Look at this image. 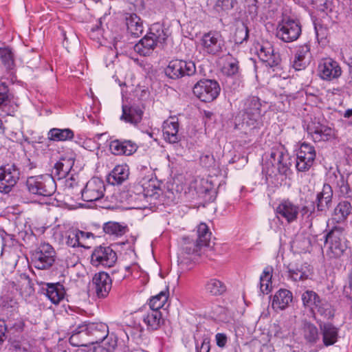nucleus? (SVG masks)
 I'll use <instances>...</instances> for the list:
<instances>
[{
	"label": "nucleus",
	"instance_id": "obj_1",
	"mask_svg": "<svg viewBox=\"0 0 352 352\" xmlns=\"http://www.w3.org/2000/svg\"><path fill=\"white\" fill-rule=\"evenodd\" d=\"M69 343L74 346L98 343L107 338L109 327L103 322H82L70 329Z\"/></svg>",
	"mask_w": 352,
	"mask_h": 352
},
{
	"label": "nucleus",
	"instance_id": "obj_2",
	"mask_svg": "<svg viewBox=\"0 0 352 352\" xmlns=\"http://www.w3.org/2000/svg\"><path fill=\"white\" fill-rule=\"evenodd\" d=\"M315 207L314 204L311 206H303L301 208L289 199H283L279 201L275 212L277 218L280 220H285L287 223H292L297 221L299 214L302 217H309L314 213Z\"/></svg>",
	"mask_w": 352,
	"mask_h": 352
},
{
	"label": "nucleus",
	"instance_id": "obj_3",
	"mask_svg": "<svg viewBox=\"0 0 352 352\" xmlns=\"http://www.w3.org/2000/svg\"><path fill=\"white\" fill-rule=\"evenodd\" d=\"M344 229L335 226L325 236L324 250L326 256L330 258H340L347 250Z\"/></svg>",
	"mask_w": 352,
	"mask_h": 352
},
{
	"label": "nucleus",
	"instance_id": "obj_4",
	"mask_svg": "<svg viewBox=\"0 0 352 352\" xmlns=\"http://www.w3.org/2000/svg\"><path fill=\"white\" fill-rule=\"evenodd\" d=\"M289 164L288 153L285 147L279 144L271 149L270 158L263 165V170L269 176L275 174V170L281 175H287Z\"/></svg>",
	"mask_w": 352,
	"mask_h": 352
},
{
	"label": "nucleus",
	"instance_id": "obj_5",
	"mask_svg": "<svg viewBox=\"0 0 352 352\" xmlns=\"http://www.w3.org/2000/svg\"><path fill=\"white\" fill-rule=\"evenodd\" d=\"M25 186L30 194L42 197H50L56 190L54 179L48 174L28 177Z\"/></svg>",
	"mask_w": 352,
	"mask_h": 352
},
{
	"label": "nucleus",
	"instance_id": "obj_6",
	"mask_svg": "<svg viewBox=\"0 0 352 352\" xmlns=\"http://www.w3.org/2000/svg\"><path fill=\"white\" fill-rule=\"evenodd\" d=\"M302 33L300 22L291 18H283L278 22L276 29V36L285 43L296 41Z\"/></svg>",
	"mask_w": 352,
	"mask_h": 352
},
{
	"label": "nucleus",
	"instance_id": "obj_7",
	"mask_svg": "<svg viewBox=\"0 0 352 352\" xmlns=\"http://www.w3.org/2000/svg\"><path fill=\"white\" fill-rule=\"evenodd\" d=\"M220 90V86L216 80L203 79L194 85L192 91L201 101L210 102L217 98Z\"/></svg>",
	"mask_w": 352,
	"mask_h": 352
},
{
	"label": "nucleus",
	"instance_id": "obj_8",
	"mask_svg": "<svg viewBox=\"0 0 352 352\" xmlns=\"http://www.w3.org/2000/svg\"><path fill=\"white\" fill-rule=\"evenodd\" d=\"M261 100L256 96H249L242 102L241 111L243 122L249 126H254L261 117Z\"/></svg>",
	"mask_w": 352,
	"mask_h": 352
},
{
	"label": "nucleus",
	"instance_id": "obj_9",
	"mask_svg": "<svg viewBox=\"0 0 352 352\" xmlns=\"http://www.w3.org/2000/svg\"><path fill=\"white\" fill-rule=\"evenodd\" d=\"M137 190L144 197L157 198L161 192L160 182L151 171L140 173L137 182Z\"/></svg>",
	"mask_w": 352,
	"mask_h": 352
},
{
	"label": "nucleus",
	"instance_id": "obj_10",
	"mask_svg": "<svg viewBox=\"0 0 352 352\" xmlns=\"http://www.w3.org/2000/svg\"><path fill=\"white\" fill-rule=\"evenodd\" d=\"M196 72L195 64L191 60H172L165 69L166 75L172 79L192 76Z\"/></svg>",
	"mask_w": 352,
	"mask_h": 352
},
{
	"label": "nucleus",
	"instance_id": "obj_11",
	"mask_svg": "<svg viewBox=\"0 0 352 352\" xmlns=\"http://www.w3.org/2000/svg\"><path fill=\"white\" fill-rule=\"evenodd\" d=\"M20 170L14 164L0 166V192H10L20 179Z\"/></svg>",
	"mask_w": 352,
	"mask_h": 352
},
{
	"label": "nucleus",
	"instance_id": "obj_12",
	"mask_svg": "<svg viewBox=\"0 0 352 352\" xmlns=\"http://www.w3.org/2000/svg\"><path fill=\"white\" fill-rule=\"evenodd\" d=\"M79 191L85 201H98L104 195L105 184L100 178L93 177L87 182L83 189H80Z\"/></svg>",
	"mask_w": 352,
	"mask_h": 352
},
{
	"label": "nucleus",
	"instance_id": "obj_13",
	"mask_svg": "<svg viewBox=\"0 0 352 352\" xmlns=\"http://www.w3.org/2000/svg\"><path fill=\"white\" fill-rule=\"evenodd\" d=\"M117 261L116 253L109 246L96 247L91 255V263L96 267H111Z\"/></svg>",
	"mask_w": 352,
	"mask_h": 352
},
{
	"label": "nucleus",
	"instance_id": "obj_14",
	"mask_svg": "<svg viewBox=\"0 0 352 352\" xmlns=\"http://www.w3.org/2000/svg\"><path fill=\"white\" fill-rule=\"evenodd\" d=\"M316 157L314 146L308 143L300 144L296 153V167L298 171L305 172L313 166Z\"/></svg>",
	"mask_w": 352,
	"mask_h": 352
},
{
	"label": "nucleus",
	"instance_id": "obj_15",
	"mask_svg": "<svg viewBox=\"0 0 352 352\" xmlns=\"http://www.w3.org/2000/svg\"><path fill=\"white\" fill-rule=\"evenodd\" d=\"M55 252L49 243H42L33 254V263L35 267L45 270L50 267L54 262Z\"/></svg>",
	"mask_w": 352,
	"mask_h": 352
},
{
	"label": "nucleus",
	"instance_id": "obj_16",
	"mask_svg": "<svg viewBox=\"0 0 352 352\" xmlns=\"http://www.w3.org/2000/svg\"><path fill=\"white\" fill-rule=\"evenodd\" d=\"M318 72L322 79L332 80L341 76L342 69L338 62L331 58H325L320 60Z\"/></svg>",
	"mask_w": 352,
	"mask_h": 352
},
{
	"label": "nucleus",
	"instance_id": "obj_17",
	"mask_svg": "<svg viewBox=\"0 0 352 352\" xmlns=\"http://www.w3.org/2000/svg\"><path fill=\"white\" fill-rule=\"evenodd\" d=\"M307 131L315 142H327L336 136L333 129L320 122H313L309 124Z\"/></svg>",
	"mask_w": 352,
	"mask_h": 352
},
{
	"label": "nucleus",
	"instance_id": "obj_18",
	"mask_svg": "<svg viewBox=\"0 0 352 352\" xmlns=\"http://www.w3.org/2000/svg\"><path fill=\"white\" fill-rule=\"evenodd\" d=\"M225 41L219 32H210L205 34L201 39L204 50L210 54H218L221 52Z\"/></svg>",
	"mask_w": 352,
	"mask_h": 352
},
{
	"label": "nucleus",
	"instance_id": "obj_19",
	"mask_svg": "<svg viewBox=\"0 0 352 352\" xmlns=\"http://www.w3.org/2000/svg\"><path fill=\"white\" fill-rule=\"evenodd\" d=\"M312 55L310 46L304 44L296 47L293 59V67L298 71L305 69L311 63Z\"/></svg>",
	"mask_w": 352,
	"mask_h": 352
},
{
	"label": "nucleus",
	"instance_id": "obj_20",
	"mask_svg": "<svg viewBox=\"0 0 352 352\" xmlns=\"http://www.w3.org/2000/svg\"><path fill=\"white\" fill-rule=\"evenodd\" d=\"M140 320L148 331H155L164 324L160 311L151 309L140 311Z\"/></svg>",
	"mask_w": 352,
	"mask_h": 352
},
{
	"label": "nucleus",
	"instance_id": "obj_21",
	"mask_svg": "<svg viewBox=\"0 0 352 352\" xmlns=\"http://www.w3.org/2000/svg\"><path fill=\"white\" fill-rule=\"evenodd\" d=\"M92 283L98 298L107 297L112 287L111 278L107 273L103 272L94 275Z\"/></svg>",
	"mask_w": 352,
	"mask_h": 352
},
{
	"label": "nucleus",
	"instance_id": "obj_22",
	"mask_svg": "<svg viewBox=\"0 0 352 352\" xmlns=\"http://www.w3.org/2000/svg\"><path fill=\"white\" fill-rule=\"evenodd\" d=\"M257 54L260 59L270 67L277 66L280 61L279 55L274 53L273 46L268 42L258 45Z\"/></svg>",
	"mask_w": 352,
	"mask_h": 352
},
{
	"label": "nucleus",
	"instance_id": "obj_23",
	"mask_svg": "<svg viewBox=\"0 0 352 352\" xmlns=\"http://www.w3.org/2000/svg\"><path fill=\"white\" fill-rule=\"evenodd\" d=\"M109 149L116 155H131L137 151L138 146L131 140H114L110 142Z\"/></svg>",
	"mask_w": 352,
	"mask_h": 352
},
{
	"label": "nucleus",
	"instance_id": "obj_24",
	"mask_svg": "<svg viewBox=\"0 0 352 352\" xmlns=\"http://www.w3.org/2000/svg\"><path fill=\"white\" fill-rule=\"evenodd\" d=\"M10 287L15 288L16 291L19 292L20 295L25 298L31 296L34 292L30 278L25 274H20L16 282L10 283L9 284Z\"/></svg>",
	"mask_w": 352,
	"mask_h": 352
},
{
	"label": "nucleus",
	"instance_id": "obj_25",
	"mask_svg": "<svg viewBox=\"0 0 352 352\" xmlns=\"http://www.w3.org/2000/svg\"><path fill=\"white\" fill-rule=\"evenodd\" d=\"M333 190L329 184H324L322 191L316 195L315 201L316 208L320 212H327L331 206Z\"/></svg>",
	"mask_w": 352,
	"mask_h": 352
},
{
	"label": "nucleus",
	"instance_id": "obj_26",
	"mask_svg": "<svg viewBox=\"0 0 352 352\" xmlns=\"http://www.w3.org/2000/svg\"><path fill=\"white\" fill-rule=\"evenodd\" d=\"M288 277L293 281H304L309 278L312 274L310 265L307 263L288 266Z\"/></svg>",
	"mask_w": 352,
	"mask_h": 352
},
{
	"label": "nucleus",
	"instance_id": "obj_27",
	"mask_svg": "<svg viewBox=\"0 0 352 352\" xmlns=\"http://www.w3.org/2000/svg\"><path fill=\"white\" fill-rule=\"evenodd\" d=\"M143 114V111L138 106L122 105V113L120 120L133 125H137L141 122Z\"/></svg>",
	"mask_w": 352,
	"mask_h": 352
},
{
	"label": "nucleus",
	"instance_id": "obj_28",
	"mask_svg": "<svg viewBox=\"0 0 352 352\" xmlns=\"http://www.w3.org/2000/svg\"><path fill=\"white\" fill-rule=\"evenodd\" d=\"M320 329L325 346L333 345L338 340L339 329L331 322L320 323Z\"/></svg>",
	"mask_w": 352,
	"mask_h": 352
},
{
	"label": "nucleus",
	"instance_id": "obj_29",
	"mask_svg": "<svg viewBox=\"0 0 352 352\" xmlns=\"http://www.w3.org/2000/svg\"><path fill=\"white\" fill-rule=\"evenodd\" d=\"M179 123L175 118H170L163 123V136L169 143H176L179 141Z\"/></svg>",
	"mask_w": 352,
	"mask_h": 352
},
{
	"label": "nucleus",
	"instance_id": "obj_30",
	"mask_svg": "<svg viewBox=\"0 0 352 352\" xmlns=\"http://www.w3.org/2000/svg\"><path fill=\"white\" fill-rule=\"evenodd\" d=\"M129 175V168L126 164L116 166L107 176V182L111 185H120Z\"/></svg>",
	"mask_w": 352,
	"mask_h": 352
},
{
	"label": "nucleus",
	"instance_id": "obj_31",
	"mask_svg": "<svg viewBox=\"0 0 352 352\" xmlns=\"http://www.w3.org/2000/svg\"><path fill=\"white\" fill-rule=\"evenodd\" d=\"M292 293L285 289H280L274 296L272 307L274 309H285L292 302Z\"/></svg>",
	"mask_w": 352,
	"mask_h": 352
},
{
	"label": "nucleus",
	"instance_id": "obj_32",
	"mask_svg": "<svg viewBox=\"0 0 352 352\" xmlns=\"http://www.w3.org/2000/svg\"><path fill=\"white\" fill-rule=\"evenodd\" d=\"M152 36L147 34L134 46V50L142 56H148L157 45Z\"/></svg>",
	"mask_w": 352,
	"mask_h": 352
},
{
	"label": "nucleus",
	"instance_id": "obj_33",
	"mask_svg": "<svg viewBox=\"0 0 352 352\" xmlns=\"http://www.w3.org/2000/svg\"><path fill=\"white\" fill-rule=\"evenodd\" d=\"M65 290L60 283H48L46 289V296L54 305H58L65 297Z\"/></svg>",
	"mask_w": 352,
	"mask_h": 352
},
{
	"label": "nucleus",
	"instance_id": "obj_34",
	"mask_svg": "<svg viewBox=\"0 0 352 352\" xmlns=\"http://www.w3.org/2000/svg\"><path fill=\"white\" fill-rule=\"evenodd\" d=\"M125 19L128 32L135 37L140 36L144 29L140 18L135 14H126Z\"/></svg>",
	"mask_w": 352,
	"mask_h": 352
},
{
	"label": "nucleus",
	"instance_id": "obj_35",
	"mask_svg": "<svg viewBox=\"0 0 352 352\" xmlns=\"http://www.w3.org/2000/svg\"><path fill=\"white\" fill-rule=\"evenodd\" d=\"M74 164L72 157H61L54 165V174L58 179L66 178Z\"/></svg>",
	"mask_w": 352,
	"mask_h": 352
},
{
	"label": "nucleus",
	"instance_id": "obj_36",
	"mask_svg": "<svg viewBox=\"0 0 352 352\" xmlns=\"http://www.w3.org/2000/svg\"><path fill=\"white\" fill-rule=\"evenodd\" d=\"M300 330L301 334L307 343L314 344L319 340L318 329L310 322L305 321Z\"/></svg>",
	"mask_w": 352,
	"mask_h": 352
},
{
	"label": "nucleus",
	"instance_id": "obj_37",
	"mask_svg": "<svg viewBox=\"0 0 352 352\" xmlns=\"http://www.w3.org/2000/svg\"><path fill=\"white\" fill-rule=\"evenodd\" d=\"M74 131L69 128H52L47 133L48 139L55 142H64L70 140L74 138Z\"/></svg>",
	"mask_w": 352,
	"mask_h": 352
},
{
	"label": "nucleus",
	"instance_id": "obj_38",
	"mask_svg": "<svg viewBox=\"0 0 352 352\" xmlns=\"http://www.w3.org/2000/svg\"><path fill=\"white\" fill-rule=\"evenodd\" d=\"M273 271L274 270L272 266H267L264 268L262 274L260 276V291L263 294H267L272 290V278Z\"/></svg>",
	"mask_w": 352,
	"mask_h": 352
},
{
	"label": "nucleus",
	"instance_id": "obj_39",
	"mask_svg": "<svg viewBox=\"0 0 352 352\" xmlns=\"http://www.w3.org/2000/svg\"><path fill=\"white\" fill-rule=\"evenodd\" d=\"M211 239V232L209 230L208 226L204 223H201L197 226V245L198 247H210Z\"/></svg>",
	"mask_w": 352,
	"mask_h": 352
},
{
	"label": "nucleus",
	"instance_id": "obj_40",
	"mask_svg": "<svg viewBox=\"0 0 352 352\" xmlns=\"http://www.w3.org/2000/svg\"><path fill=\"white\" fill-rule=\"evenodd\" d=\"M206 290L212 296H220L226 291V287L221 280L212 278L207 282Z\"/></svg>",
	"mask_w": 352,
	"mask_h": 352
},
{
	"label": "nucleus",
	"instance_id": "obj_41",
	"mask_svg": "<svg viewBox=\"0 0 352 352\" xmlns=\"http://www.w3.org/2000/svg\"><path fill=\"white\" fill-rule=\"evenodd\" d=\"M103 230L106 234L118 236L126 232L127 227L118 222L109 221L104 223Z\"/></svg>",
	"mask_w": 352,
	"mask_h": 352
},
{
	"label": "nucleus",
	"instance_id": "obj_42",
	"mask_svg": "<svg viewBox=\"0 0 352 352\" xmlns=\"http://www.w3.org/2000/svg\"><path fill=\"white\" fill-rule=\"evenodd\" d=\"M148 34L152 36V38L157 43L160 44L164 43L168 37L166 31L159 23L152 25Z\"/></svg>",
	"mask_w": 352,
	"mask_h": 352
},
{
	"label": "nucleus",
	"instance_id": "obj_43",
	"mask_svg": "<svg viewBox=\"0 0 352 352\" xmlns=\"http://www.w3.org/2000/svg\"><path fill=\"white\" fill-rule=\"evenodd\" d=\"M168 298V290L162 291L150 299L149 309L159 310L164 307Z\"/></svg>",
	"mask_w": 352,
	"mask_h": 352
},
{
	"label": "nucleus",
	"instance_id": "obj_44",
	"mask_svg": "<svg viewBox=\"0 0 352 352\" xmlns=\"http://www.w3.org/2000/svg\"><path fill=\"white\" fill-rule=\"evenodd\" d=\"M320 297L314 291L307 290L302 294V300L304 306L314 310L315 305L319 302Z\"/></svg>",
	"mask_w": 352,
	"mask_h": 352
},
{
	"label": "nucleus",
	"instance_id": "obj_45",
	"mask_svg": "<svg viewBox=\"0 0 352 352\" xmlns=\"http://www.w3.org/2000/svg\"><path fill=\"white\" fill-rule=\"evenodd\" d=\"M351 212V206L348 201H340L335 209L336 215H339L338 221H344Z\"/></svg>",
	"mask_w": 352,
	"mask_h": 352
},
{
	"label": "nucleus",
	"instance_id": "obj_46",
	"mask_svg": "<svg viewBox=\"0 0 352 352\" xmlns=\"http://www.w3.org/2000/svg\"><path fill=\"white\" fill-rule=\"evenodd\" d=\"M0 58L6 69L11 70L13 69L14 63L13 54L10 50L8 48L0 50Z\"/></svg>",
	"mask_w": 352,
	"mask_h": 352
},
{
	"label": "nucleus",
	"instance_id": "obj_47",
	"mask_svg": "<svg viewBox=\"0 0 352 352\" xmlns=\"http://www.w3.org/2000/svg\"><path fill=\"white\" fill-rule=\"evenodd\" d=\"M315 310L326 318L329 319L333 316L330 305L325 300L320 299L319 302L315 305L313 311Z\"/></svg>",
	"mask_w": 352,
	"mask_h": 352
},
{
	"label": "nucleus",
	"instance_id": "obj_48",
	"mask_svg": "<svg viewBox=\"0 0 352 352\" xmlns=\"http://www.w3.org/2000/svg\"><path fill=\"white\" fill-rule=\"evenodd\" d=\"M223 72L227 76H233L239 72V62L235 58L229 56L227 63L223 67Z\"/></svg>",
	"mask_w": 352,
	"mask_h": 352
},
{
	"label": "nucleus",
	"instance_id": "obj_49",
	"mask_svg": "<svg viewBox=\"0 0 352 352\" xmlns=\"http://www.w3.org/2000/svg\"><path fill=\"white\" fill-rule=\"evenodd\" d=\"M78 230L74 229L68 230L66 233V244L70 247H80Z\"/></svg>",
	"mask_w": 352,
	"mask_h": 352
},
{
	"label": "nucleus",
	"instance_id": "obj_50",
	"mask_svg": "<svg viewBox=\"0 0 352 352\" xmlns=\"http://www.w3.org/2000/svg\"><path fill=\"white\" fill-rule=\"evenodd\" d=\"M10 102L9 89L4 82L0 83V109L8 105Z\"/></svg>",
	"mask_w": 352,
	"mask_h": 352
},
{
	"label": "nucleus",
	"instance_id": "obj_51",
	"mask_svg": "<svg viewBox=\"0 0 352 352\" xmlns=\"http://www.w3.org/2000/svg\"><path fill=\"white\" fill-rule=\"evenodd\" d=\"M249 30L247 26L243 25L241 27L236 28L234 33V41L237 44H241L243 41L248 40Z\"/></svg>",
	"mask_w": 352,
	"mask_h": 352
},
{
	"label": "nucleus",
	"instance_id": "obj_52",
	"mask_svg": "<svg viewBox=\"0 0 352 352\" xmlns=\"http://www.w3.org/2000/svg\"><path fill=\"white\" fill-rule=\"evenodd\" d=\"M65 186L69 191L71 190V192L73 194L80 193L79 190L80 189H82L79 186L78 182L73 175L69 178H66L65 181Z\"/></svg>",
	"mask_w": 352,
	"mask_h": 352
},
{
	"label": "nucleus",
	"instance_id": "obj_53",
	"mask_svg": "<svg viewBox=\"0 0 352 352\" xmlns=\"http://www.w3.org/2000/svg\"><path fill=\"white\" fill-rule=\"evenodd\" d=\"M1 305L4 309H14L17 305L16 300L13 296L3 294L1 298Z\"/></svg>",
	"mask_w": 352,
	"mask_h": 352
},
{
	"label": "nucleus",
	"instance_id": "obj_54",
	"mask_svg": "<svg viewBox=\"0 0 352 352\" xmlns=\"http://www.w3.org/2000/svg\"><path fill=\"white\" fill-rule=\"evenodd\" d=\"M184 250L188 254H200L203 247H198L197 241L195 242H186L184 246Z\"/></svg>",
	"mask_w": 352,
	"mask_h": 352
},
{
	"label": "nucleus",
	"instance_id": "obj_55",
	"mask_svg": "<svg viewBox=\"0 0 352 352\" xmlns=\"http://www.w3.org/2000/svg\"><path fill=\"white\" fill-rule=\"evenodd\" d=\"M116 346V341H107L102 345L95 346L91 352H112Z\"/></svg>",
	"mask_w": 352,
	"mask_h": 352
},
{
	"label": "nucleus",
	"instance_id": "obj_56",
	"mask_svg": "<svg viewBox=\"0 0 352 352\" xmlns=\"http://www.w3.org/2000/svg\"><path fill=\"white\" fill-rule=\"evenodd\" d=\"M210 340L208 337L203 338L201 344L197 342L196 343L197 352H210Z\"/></svg>",
	"mask_w": 352,
	"mask_h": 352
},
{
	"label": "nucleus",
	"instance_id": "obj_57",
	"mask_svg": "<svg viewBox=\"0 0 352 352\" xmlns=\"http://www.w3.org/2000/svg\"><path fill=\"white\" fill-rule=\"evenodd\" d=\"M201 163L206 167L211 166L214 162V156L211 153L203 155L200 157Z\"/></svg>",
	"mask_w": 352,
	"mask_h": 352
},
{
	"label": "nucleus",
	"instance_id": "obj_58",
	"mask_svg": "<svg viewBox=\"0 0 352 352\" xmlns=\"http://www.w3.org/2000/svg\"><path fill=\"white\" fill-rule=\"evenodd\" d=\"M217 345L220 348H223L227 344L228 338L225 333H218L215 336Z\"/></svg>",
	"mask_w": 352,
	"mask_h": 352
},
{
	"label": "nucleus",
	"instance_id": "obj_59",
	"mask_svg": "<svg viewBox=\"0 0 352 352\" xmlns=\"http://www.w3.org/2000/svg\"><path fill=\"white\" fill-rule=\"evenodd\" d=\"M79 236V245L80 247H85L86 241L93 236V234L91 232H83L78 230Z\"/></svg>",
	"mask_w": 352,
	"mask_h": 352
},
{
	"label": "nucleus",
	"instance_id": "obj_60",
	"mask_svg": "<svg viewBox=\"0 0 352 352\" xmlns=\"http://www.w3.org/2000/svg\"><path fill=\"white\" fill-rule=\"evenodd\" d=\"M232 0H218L217 6L220 7L223 10H228L232 8Z\"/></svg>",
	"mask_w": 352,
	"mask_h": 352
},
{
	"label": "nucleus",
	"instance_id": "obj_61",
	"mask_svg": "<svg viewBox=\"0 0 352 352\" xmlns=\"http://www.w3.org/2000/svg\"><path fill=\"white\" fill-rule=\"evenodd\" d=\"M331 0H323L322 2L319 3L318 6L320 11L327 13L328 11L331 10Z\"/></svg>",
	"mask_w": 352,
	"mask_h": 352
},
{
	"label": "nucleus",
	"instance_id": "obj_62",
	"mask_svg": "<svg viewBox=\"0 0 352 352\" xmlns=\"http://www.w3.org/2000/svg\"><path fill=\"white\" fill-rule=\"evenodd\" d=\"M341 185L340 186V194L345 197H350V188L347 183L345 182L344 179L342 177Z\"/></svg>",
	"mask_w": 352,
	"mask_h": 352
},
{
	"label": "nucleus",
	"instance_id": "obj_63",
	"mask_svg": "<svg viewBox=\"0 0 352 352\" xmlns=\"http://www.w3.org/2000/svg\"><path fill=\"white\" fill-rule=\"evenodd\" d=\"M6 331V327L5 321L3 320H0V344L4 340Z\"/></svg>",
	"mask_w": 352,
	"mask_h": 352
},
{
	"label": "nucleus",
	"instance_id": "obj_64",
	"mask_svg": "<svg viewBox=\"0 0 352 352\" xmlns=\"http://www.w3.org/2000/svg\"><path fill=\"white\" fill-rule=\"evenodd\" d=\"M349 285L344 286V291L346 295L352 294V272L349 275Z\"/></svg>",
	"mask_w": 352,
	"mask_h": 352
}]
</instances>
